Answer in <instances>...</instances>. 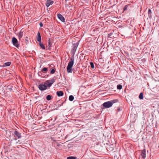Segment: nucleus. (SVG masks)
<instances>
[{"instance_id": "obj_20", "label": "nucleus", "mask_w": 159, "mask_h": 159, "mask_svg": "<svg viewBox=\"0 0 159 159\" xmlns=\"http://www.w3.org/2000/svg\"><path fill=\"white\" fill-rule=\"evenodd\" d=\"M117 89H118L120 90L122 89V86L120 84H118L117 85Z\"/></svg>"}, {"instance_id": "obj_9", "label": "nucleus", "mask_w": 159, "mask_h": 159, "mask_svg": "<svg viewBox=\"0 0 159 159\" xmlns=\"http://www.w3.org/2000/svg\"><path fill=\"white\" fill-rule=\"evenodd\" d=\"M36 39L39 42H40L41 41V38L40 35V33L39 32H38L37 33V36L36 37Z\"/></svg>"}, {"instance_id": "obj_10", "label": "nucleus", "mask_w": 159, "mask_h": 159, "mask_svg": "<svg viewBox=\"0 0 159 159\" xmlns=\"http://www.w3.org/2000/svg\"><path fill=\"white\" fill-rule=\"evenodd\" d=\"M52 43L50 40V39L49 38L48 41V45L46 47L48 49H50L52 46Z\"/></svg>"}, {"instance_id": "obj_25", "label": "nucleus", "mask_w": 159, "mask_h": 159, "mask_svg": "<svg viewBox=\"0 0 159 159\" xmlns=\"http://www.w3.org/2000/svg\"><path fill=\"white\" fill-rule=\"evenodd\" d=\"M41 72H39V73H38V75H39V76L41 75Z\"/></svg>"}, {"instance_id": "obj_18", "label": "nucleus", "mask_w": 159, "mask_h": 159, "mask_svg": "<svg viewBox=\"0 0 159 159\" xmlns=\"http://www.w3.org/2000/svg\"><path fill=\"white\" fill-rule=\"evenodd\" d=\"M46 98L47 100L49 101L51 99V96L50 95H48L46 97Z\"/></svg>"}, {"instance_id": "obj_15", "label": "nucleus", "mask_w": 159, "mask_h": 159, "mask_svg": "<svg viewBox=\"0 0 159 159\" xmlns=\"http://www.w3.org/2000/svg\"><path fill=\"white\" fill-rule=\"evenodd\" d=\"M139 98L140 99H143V94L142 93H141L139 96Z\"/></svg>"}, {"instance_id": "obj_16", "label": "nucleus", "mask_w": 159, "mask_h": 159, "mask_svg": "<svg viewBox=\"0 0 159 159\" xmlns=\"http://www.w3.org/2000/svg\"><path fill=\"white\" fill-rule=\"evenodd\" d=\"M69 100L71 101L73 100L74 99V97L73 95H70L69 98Z\"/></svg>"}, {"instance_id": "obj_5", "label": "nucleus", "mask_w": 159, "mask_h": 159, "mask_svg": "<svg viewBox=\"0 0 159 159\" xmlns=\"http://www.w3.org/2000/svg\"><path fill=\"white\" fill-rule=\"evenodd\" d=\"M14 137L17 138L18 139L20 138L21 137V133H19L17 131H14Z\"/></svg>"}, {"instance_id": "obj_17", "label": "nucleus", "mask_w": 159, "mask_h": 159, "mask_svg": "<svg viewBox=\"0 0 159 159\" xmlns=\"http://www.w3.org/2000/svg\"><path fill=\"white\" fill-rule=\"evenodd\" d=\"M23 36V33L22 32L20 31L18 37L19 39H20L22 38Z\"/></svg>"}, {"instance_id": "obj_22", "label": "nucleus", "mask_w": 159, "mask_h": 159, "mask_svg": "<svg viewBox=\"0 0 159 159\" xmlns=\"http://www.w3.org/2000/svg\"><path fill=\"white\" fill-rule=\"evenodd\" d=\"M48 70V68H46V67H44L42 69V72H43L44 71H45V72L47 71V70Z\"/></svg>"}, {"instance_id": "obj_1", "label": "nucleus", "mask_w": 159, "mask_h": 159, "mask_svg": "<svg viewBox=\"0 0 159 159\" xmlns=\"http://www.w3.org/2000/svg\"><path fill=\"white\" fill-rule=\"evenodd\" d=\"M78 45V44L77 43L73 44L71 52V53L72 55V56L70 58L67 67V70L68 73L72 72V68L74 63V56L75 54Z\"/></svg>"}, {"instance_id": "obj_8", "label": "nucleus", "mask_w": 159, "mask_h": 159, "mask_svg": "<svg viewBox=\"0 0 159 159\" xmlns=\"http://www.w3.org/2000/svg\"><path fill=\"white\" fill-rule=\"evenodd\" d=\"M58 18L62 22H64L65 21L64 18L60 14H57Z\"/></svg>"}, {"instance_id": "obj_2", "label": "nucleus", "mask_w": 159, "mask_h": 159, "mask_svg": "<svg viewBox=\"0 0 159 159\" xmlns=\"http://www.w3.org/2000/svg\"><path fill=\"white\" fill-rule=\"evenodd\" d=\"M54 78H52L51 80L46 81L44 84H40L38 86L39 89L42 91H44L47 89L48 88L50 87L52 84L55 82Z\"/></svg>"}, {"instance_id": "obj_13", "label": "nucleus", "mask_w": 159, "mask_h": 159, "mask_svg": "<svg viewBox=\"0 0 159 159\" xmlns=\"http://www.w3.org/2000/svg\"><path fill=\"white\" fill-rule=\"evenodd\" d=\"M11 64V62H5L4 63L3 66H9Z\"/></svg>"}, {"instance_id": "obj_21", "label": "nucleus", "mask_w": 159, "mask_h": 159, "mask_svg": "<svg viewBox=\"0 0 159 159\" xmlns=\"http://www.w3.org/2000/svg\"><path fill=\"white\" fill-rule=\"evenodd\" d=\"M90 64L91 68L93 69L94 68V66L93 63L92 62H90Z\"/></svg>"}, {"instance_id": "obj_3", "label": "nucleus", "mask_w": 159, "mask_h": 159, "mask_svg": "<svg viewBox=\"0 0 159 159\" xmlns=\"http://www.w3.org/2000/svg\"><path fill=\"white\" fill-rule=\"evenodd\" d=\"M117 100H113L111 101H109L105 102L102 104L105 108H108L111 107L113 104L117 102Z\"/></svg>"}, {"instance_id": "obj_14", "label": "nucleus", "mask_w": 159, "mask_h": 159, "mask_svg": "<svg viewBox=\"0 0 159 159\" xmlns=\"http://www.w3.org/2000/svg\"><path fill=\"white\" fill-rule=\"evenodd\" d=\"M39 44L41 48L43 49H45V46L43 44L41 43V42H39Z\"/></svg>"}, {"instance_id": "obj_6", "label": "nucleus", "mask_w": 159, "mask_h": 159, "mask_svg": "<svg viewBox=\"0 0 159 159\" xmlns=\"http://www.w3.org/2000/svg\"><path fill=\"white\" fill-rule=\"evenodd\" d=\"M146 151L145 149H143L142 150L141 154V156L142 158V159H145L146 156Z\"/></svg>"}, {"instance_id": "obj_4", "label": "nucleus", "mask_w": 159, "mask_h": 159, "mask_svg": "<svg viewBox=\"0 0 159 159\" xmlns=\"http://www.w3.org/2000/svg\"><path fill=\"white\" fill-rule=\"evenodd\" d=\"M12 42L13 45L17 48H18L19 45L17 39L15 37H13L12 39Z\"/></svg>"}, {"instance_id": "obj_24", "label": "nucleus", "mask_w": 159, "mask_h": 159, "mask_svg": "<svg viewBox=\"0 0 159 159\" xmlns=\"http://www.w3.org/2000/svg\"><path fill=\"white\" fill-rule=\"evenodd\" d=\"M39 25L40 27H42L43 26V24L42 22H40L39 23Z\"/></svg>"}, {"instance_id": "obj_23", "label": "nucleus", "mask_w": 159, "mask_h": 159, "mask_svg": "<svg viewBox=\"0 0 159 159\" xmlns=\"http://www.w3.org/2000/svg\"><path fill=\"white\" fill-rule=\"evenodd\" d=\"M55 70L54 69H52L51 70L50 73L51 74H53L55 73Z\"/></svg>"}, {"instance_id": "obj_11", "label": "nucleus", "mask_w": 159, "mask_h": 159, "mask_svg": "<svg viewBox=\"0 0 159 159\" xmlns=\"http://www.w3.org/2000/svg\"><path fill=\"white\" fill-rule=\"evenodd\" d=\"M56 93L58 97L61 96L63 95V93L62 91H57Z\"/></svg>"}, {"instance_id": "obj_19", "label": "nucleus", "mask_w": 159, "mask_h": 159, "mask_svg": "<svg viewBox=\"0 0 159 159\" xmlns=\"http://www.w3.org/2000/svg\"><path fill=\"white\" fill-rule=\"evenodd\" d=\"M67 159H78L76 157H67Z\"/></svg>"}, {"instance_id": "obj_26", "label": "nucleus", "mask_w": 159, "mask_h": 159, "mask_svg": "<svg viewBox=\"0 0 159 159\" xmlns=\"http://www.w3.org/2000/svg\"><path fill=\"white\" fill-rule=\"evenodd\" d=\"M8 89H9V90H10V91L12 90V89L11 88H8Z\"/></svg>"}, {"instance_id": "obj_7", "label": "nucleus", "mask_w": 159, "mask_h": 159, "mask_svg": "<svg viewBox=\"0 0 159 159\" xmlns=\"http://www.w3.org/2000/svg\"><path fill=\"white\" fill-rule=\"evenodd\" d=\"M53 3V1L51 0H48L46 2V5L47 7H48L50 5H52Z\"/></svg>"}, {"instance_id": "obj_12", "label": "nucleus", "mask_w": 159, "mask_h": 159, "mask_svg": "<svg viewBox=\"0 0 159 159\" xmlns=\"http://www.w3.org/2000/svg\"><path fill=\"white\" fill-rule=\"evenodd\" d=\"M148 16L149 18L152 17V11L150 9H149L148 11Z\"/></svg>"}, {"instance_id": "obj_27", "label": "nucleus", "mask_w": 159, "mask_h": 159, "mask_svg": "<svg viewBox=\"0 0 159 159\" xmlns=\"http://www.w3.org/2000/svg\"><path fill=\"white\" fill-rule=\"evenodd\" d=\"M63 104V103H62V104H61V105H62Z\"/></svg>"}]
</instances>
